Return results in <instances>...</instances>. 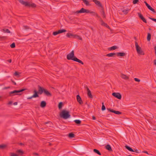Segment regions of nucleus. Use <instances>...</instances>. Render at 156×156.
<instances>
[{"instance_id":"nucleus-1","label":"nucleus","mask_w":156,"mask_h":156,"mask_svg":"<svg viewBox=\"0 0 156 156\" xmlns=\"http://www.w3.org/2000/svg\"><path fill=\"white\" fill-rule=\"evenodd\" d=\"M67 58L68 60H72L74 61L77 62L83 65V63L80 60L74 56V51H72L71 52L68 54L67 55Z\"/></svg>"},{"instance_id":"nucleus-2","label":"nucleus","mask_w":156,"mask_h":156,"mask_svg":"<svg viewBox=\"0 0 156 156\" xmlns=\"http://www.w3.org/2000/svg\"><path fill=\"white\" fill-rule=\"evenodd\" d=\"M59 115L61 118L64 119H67L70 117L69 111L65 110H62L60 113Z\"/></svg>"},{"instance_id":"nucleus-3","label":"nucleus","mask_w":156,"mask_h":156,"mask_svg":"<svg viewBox=\"0 0 156 156\" xmlns=\"http://www.w3.org/2000/svg\"><path fill=\"white\" fill-rule=\"evenodd\" d=\"M18 1L21 4L26 6H28L33 8L36 7V5L34 3H30L28 2H25L23 0H18Z\"/></svg>"},{"instance_id":"nucleus-4","label":"nucleus","mask_w":156,"mask_h":156,"mask_svg":"<svg viewBox=\"0 0 156 156\" xmlns=\"http://www.w3.org/2000/svg\"><path fill=\"white\" fill-rule=\"evenodd\" d=\"M135 45L137 53L139 55H144V51L142 50L141 48L139 46L137 42H135Z\"/></svg>"},{"instance_id":"nucleus-5","label":"nucleus","mask_w":156,"mask_h":156,"mask_svg":"<svg viewBox=\"0 0 156 156\" xmlns=\"http://www.w3.org/2000/svg\"><path fill=\"white\" fill-rule=\"evenodd\" d=\"M25 89H21L20 90H14L13 91L10 92L9 93V95L10 96H12L15 95H20L21 94H19L20 93L23 91Z\"/></svg>"},{"instance_id":"nucleus-6","label":"nucleus","mask_w":156,"mask_h":156,"mask_svg":"<svg viewBox=\"0 0 156 156\" xmlns=\"http://www.w3.org/2000/svg\"><path fill=\"white\" fill-rule=\"evenodd\" d=\"M93 12H90V11L85 9L83 8H82L80 10L77 11L75 13H93Z\"/></svg>"},{"instance_id":"nucleus-7","label":"nucleus","mask_w":156,"mask_h":156,"mask_svg":"<svg viewBox=\"0 0 156 156\" xmlns=\"http://www.w3.org/2000/svg\"><path fill=\"white\" fill-rule=\"evenodd\" d=\"M112 94L113 96L118 99H120L121 98V95L119 93L114 92L112 93Z\"/></svg>"},{"instance_id":"nucleus-8","label":"nucleus","mask_w":156,"mask_h":156,"mask_svg":"<svg viewBox=\"0 0 156 156\" xmlns=\"http://www.w3.org/2000/svg\"><path fill=\"white\" fill-rule=\"evenodd\" d=\"M86 88L87 90V95L90 98H93V96L91 94L90 91V90L88 87H86Z\"/></svg>"},{"instance_id":"nucleus-9","label":"nucleus","mask_w":156,"mask_h":156,"mask_svg":"<svg viewBox=\"0 0 156 156\" xmlns=\"http://www.w3.org/2000/svg\"><path fill=\"white\" fill-rule=\"evenodd\" d=\"M44 89L43 88L39 86L38 90L37 92L38 93L40 94H42L43 92H44Z\"/></svg>"},{"instance_id":"nucleus-10","label":"nucleus","mask_w":156,"mask_h":156,"mask_svg":"<svg viewBox=\"0 0 156 156\" xmlns=\"http://www.w3.org/2000/svg\"><path fill=\"white\" fill-rule=\"evenodd\" d=\"M76 98L77 101L80 103V104H81L83 103V102L82 101L81 97L79 95H77Z\"/></svg>"},{"instance_id":"nucleus-11","label":"nucleus","mask_w":156,"mask_h":156,"mask_svg":"<svg viewBox=\"0 0 156 156\" xmlns=\"http://www.w3.org/2000/svg\"><path fill=\"white\" fill-rule=\"evenodd\" d=\"M44 93L47 96H51V94L45 89H44Z\"/></svg>"},{"instance_id":"nucleus-12","label":"nucleus","mask_w":156,"mask_h":156,"mask_svg":"<svg viewBox=\"0 0 156 156\" xmlns=\"http://www.w3.org/2000/svg\"><path fill=\"white\" fill-rule=\"evenodd\" d=\"M146 5L149 10H151L154 13H156L154 9L152 8L147 3H146Z\"/></svg>"},{"instance_id":"nucleus-13","label":"nucleus","mask_w":156,"mask_h":156,"mask_svg":"<svg viewBox=\"0 0 156 156\" xmlns=\"http://www.w3.org/2000/svg\"><path fill=\"white\" fill-rule=\"evenodd\" d=\"M93 1L97 5L100 7H102V5L100 2L97 0H93Z\"/></svg>"},{"instance_id":"nucleus-14","label":"nucleus","mask_w":156,"mask_h":156,"mask_svg":"<svg viewBox=\"0 0 156 156\" xmlns=\"http://www.w3.org/2000/svg\"><path fill=\"white\" fill-rule=\"evenodd\" d=\"M120 76L122 79H123L125 80H127L129 79V77L128 76H127L123 74H121Z\"/></svg>"},{"instance_id":"nucleus-15","label":"nucleus","mask_w":156,"mask_h":156,"mask_svg":"<svg viewBox=\"0 0 156 156\" xmlns=\"http://www.w3.org/2000/svg\"><path fill=\"white\" fill-rule=\"evenodd\" d=\"M34 94L32 95L33 97L34 98L39 97V96L38 94V93L36 90H34Z\"/></svg>"},{"instance_id":"nucleus-16","label":"nucleus","mask_w":156,"mask_h":156,"mask_svg":"<svg viewBox=\"0 0 156 156\" xmlns=\"http://www.w3.org/2000/svg\"><path fill=\"white\" fill-rule=\"evenodd\" d=\"M105 148L109 151H112L111 146L109 144H108L105 146Z\"/></svg>"},{"instance_id":"nucleus-17","label":"nucleus","mask_w":156,"mask_h":156,"mask_svg":"<svg viewBox=\"0 0 156 156\" xmlns=\"http://www.w3.org/2000/svg\"><path fill=\"white\" fill-rule=\"evenodd\" d=\"M46 105V102L44 101H43L41 102L40 106L42 108H43L45 107Z\"/></svg>"},{"instance_id":"nucleus-18","label":"nucleus","mask_w":156,"mask_h":156,"mask_svg":"<svg viewBox=\"0 0 156 156\" xmlns=\"http://www.w3.org/2000/svg\"><path fill=\"white\" fill-rule=\"evenodd\" d=\"M116 54L118 56H123L126 55L125 53L124 52H118Z\"/></svg>"},{"instance_id":"nucleus-19","label":"nucleus","mask_w":156,"mask_h":156,"mask_svg":"<svg viewBox=\"0 0 156 156\" xmlns=\"http://www.w3.org/2000/svg\"><path fill=\"white\" fill-rule=\"evenodd\" d=\"M75 34H73L71 33H68L66 34V36L69 38H74Z\"/></svg>"},{"instance_id":"nucleus-20","label":"nucleus","mask_w":156,"mask_h":156,"mask_svg":"<svg viewBox=\"0 0 156 156\" xmlns=\"http://www.w3.org/2000/svg\"><path fill=\"white\" fill-rule=\"evenodd\" d=\"M7 147V145L6 144H0V149H3Z\"/></svg>"},{"instance_id":"nucleus-21","label":"nucleus","mask_w":156,"mask_h":156,"mask_svg":"<svg viewBox=\"0 0 156 156\" xmlns=\"http://www.w3.org/2000/svg\"><path fill=\"white\" fill-rule=\"evenodd\" d=\"M73 38L77 39H78L79 40H82V38L80 36H79L78 35H76L75 34Z\"/></svg>"},{"instance_id":"nucleus-22","label":"nucleus","mask_w":156,"mask_h":156,"mask_svg":"<svg viewBox=\"0 0 156 156\" xmlns=\"http://www.w3.org/2000/svg\"><path fill=\"white\" fill-rule=\"evenodd\" d=\"M125 147L126 148L127 150H128L129 151H130L131 152L133 151V150L131 147H129L128 146H127V145H126L125 146Z\"/></svg>"},{"instance_id":"nucleus-23","label":"nucleus","mask_w":156,"mask_h":156,"mask_svg":"<svg viewBox=\"0 0 156 156\" xmlns=\"http://www.w3.org/2000/svg\"><path fill=\"white\" fill-rule=\"evenodd\" d=\"M116 54L115 53H110L107 54L106 56L108 57H113L114 55Z\"/></svg>"},{"instance_id":"nucleus-24","label":"nucleus","mask_w":156,"mask_h":156,"mask_svg":"<svg viewBox=\"0 0 156 156\" xmlns=\"http://www.w3.org/2000/svg\"><path fill=\"white\" fill-rule=\"evenodd\" d=\"M3 32L5 33H10V30L7 29H4L2 30Z\"/></svg>"},{"instance_id":"nucleus-25","label":"nucleus","mask_w":156,"mask_h":156,"mask_svg":"<svg viewBox=\"0 0 156 156\" xmlns=\"http://www.w3.org/2000/svg\"><path fill=\"white\" fill-rule=\"evenodd\" d=\"M101 24L102 25L104 26L105 27H108L109 26L108 25H107V24L106 23H104L103 21L102 20H101Z\"/></svg>"},{"instance_id":"nucleus-26","label":"nucleus","mask_w":156,"mask_h":156,"mask_svg":"<svg viewBox=\"0 0 156 156\" xmlns=\"http://www.w3.org/2000/svg\"><path fill=\"white\" fill-rule=\"evenodd\" d=\"M93 151H94V152L97 154L98 155H101V153H100V152L98 150L96 149H94Z\"/></svg>"},{"instance_id":"nucleus-27","label":"nucleus","mask_w":156,"mask_h":156,"mask_svg":"<svg viewBox=\"0 0 156 156\" xmlns=\"http://www.w3.org/2000/svg\"><path fill=\"white\" fill-rule=\"evenodd\" d=\"M151 34L149 33H148V34L147 36V39L148 41H149L151 39Z\"/></svg>"},{"instance_id":"nucleus-28","label":"nucleus","mask_w":156,"mask_h":156,"mask_svg":"<svg viewBox=\"0 0 156 156\" xmlns=\"http://www.w3.org/2000/svg\"><path fill=\"white\" fill-rule=\"evenodd\" d=\"M74 122L77 124H80L81 123V121L79 119L75 120L74 121Z\"/></svg>"},{"instance_id":"nucleus-29","label":"nucleus","mask_w":156,"mask_h":156,"mask_svg":"<svg viewBox=\"0 0 156 156\" xmlns=\"http://www.w3.org/2000/svg\"><path fill=\"white\" fill-rule=\"evenodd\" d=\"M69 137L71 138H72L74 137L75 135L72 133H69L68 136Z\"/></svg>"},{"instance_id":"nucleus-30","label":"nucleus","mask_w":156,"mask_h":156,"mask_svg":"<svg viewBox=\"0 0 156 156\" xmlns=\"http://www.w3.org/2000/svg\"><path fill=\"white\" fill-rule=\"evenodd\" d=\"M63 105V103L62 102H60L58 105V108L59 109L62 108Z\"/></svg>"},{"instance_id":"nucleus-31","label":"nucleus","mask_w":156,"mask_h":156,"mask_svg":"<svg viewBox=\"0 0 156 156\" xmlns=\"http://www.w3.org/2000/svg\"><path fill=\"white\" fill-rule=\"evenodd\" d=\"M59 34L62 33L66 31V30L65 29H63L58 30Z\"/></svg>"},{"instance_id":"nucleus-32","label":"nucleus","mask_w":156,"mask_h":156,"mask_svg":"<svg viewBox=\"0 0 156 156\" xmlns=\"http://www.w3.org/2000/svg\"><path fill=\"white\" fill-rule=\"evenodd\" d=\"M117 48V47L116 46H114L112 47H111L110 48V50H114L115 49H116Z\"/></svg>"},{"instance_id":"nucleus-33","label":"nucleus","mask_w":156,"mask_h":156,"mask_svg":"<svg viewBox=\"0 0 156 156\" xmlns=\"http://www.w3.org/2000/svg\"><path fill=\"white\" fill-rule=\"evenodd\" d=\"M128 11H129V10L127 9H124L122 10V12H123L125 14H127L128 13Z\"/></svg>"},{"instance_id":"nucleus-34","label":"nucleus","mask_w":156,"mask_h":156,"mask_svg":"<svg viewBox=\"0 0 156 156\" xmlns=\"http://www.w3.org/2000/svg\"><path fill=\"white\" fill-rule=\"evenodd\" d=\"M83 2L85 3L86 5H89V3L88 1L86 0H83Z\"/></svg>"},{"instance_id":"nucleus-35","label":"nucleus","mask_w":156,"mask_h":156,"mask_svg":"<svg viewBox=\"0 0 156 156\" xmlns=\"http://www.w3.org/2000/svg\"><path fill=\"white\" fill-rule=\"evenodd\" d=\"M105 107L104 105V103H102V106L101 108V110L102 111H104L105 109Z\"/></svg>"},{"instance_id":"nucleus-36","label":"nucleus","mask_w":156,"mask_h":156,"mask_svg":"<svg viewBox=\"0 0 156 156\" xmlns=\"http://www.w3.org/2000/svg\"><path fill=\"white\" fill-rule=\"evenodd\" d=\"M114 113L117 115L121 114V112L115 110L114 111Z\"/></svg>"},{"instance_id":"nucleus-37","label":"nucleus","mask_w":156,"mask_h":156,"mask_svg":"<svg viewBox=\"0 0 156 156\" xmlns=\"http://www.w3.org/2000/svg\"><path fill=\"white\" fill-rule=\"evenodd\" d=\"M6 37L5 36H0V40H3L6 39Z\"/></svg>"},{"instance_id":"nucleus-38","label":"nucleus","mask_w":156,"mask_h":156,"mask_svg":"<svg viewBox=\"0 0 156 156\" xmlns=\"http://www.w3.org/2000/svg\"><path fill=\"white\" fill-rule=\"evenodd\" d=\"M58 34H59L58 31L54 32L53 33V34L54 36Z\"/></svg>"},{"instance_id":"nucleus-39","label":"nucleus","mask_w":156,"mask_h":156,"mask_svg":"<svg viewBox=\"0 0 156 156\" xmlns=\"http://www.w3.org/2000/svg\"><path fill=\"white\" fill-rule=\"evenodd\" d=\"M10 47L12 48H15V43H12L10 45Z\"/></svg>"},{"instance_id":"nucleus-40","label":"nucleus","mask_w":156,"mask_h":156,"mask_svg":"<svg viewBox=\"0 0 156 156\" xmlns=\"http://www.w3.org/2000/svg\"><path fill=\"white\" fill-rule=\"evenodd\" d=\"M10 156H18L16 154L13 153H10Z\"/></svg>"},{"instance_id":"nucleus-41","label":"nucleus","mask_w":156,"mask_h":156,"mask_svg":"<svg viewBox=\"0 0 156 156\" xmlns=\"http://www.w3.org/2000/svg\"><path fill=\"white\" fill-rule=\"evenodd\" d=\"M139 1V0H133V3L134 4H135L137 3Z\"/></svg>"},{"instance_id":"nucleus-42","label":"nucleus","mask_w":156,"mask_h":156,"mask_svg":"<svg viewBox=\"0 0 156 156\" xmlns=\"http://www.w3.org/2000/svg\"><path fill=\"white\" fill-rule=\"evenodd\" d=\"M138 16H139V17L141 19L143 17H144L140 13H138Z\"/></svg>"},{"instance_id":"nucleus-43","label":"nucleus","mask_w":156,"mask_h":156,"mask_svg":"<svg viewBox=\"0 0 156 156\" xmlns=\"http://www.w3.org/2000/svg\"><path fill=\"white\" fill-rule=\"evenodd\" d=\"M17 152L23 154V152L21 150H18L17 151Z\"/></svg>"},{"instance_id":"nucleus-44","label":"nucleus","mask_w":156,"mask_h":156,"mask_svg":"<svg viewBox=\"0 0 156 156\" xmlns=\"http://www.w3.org/2000/svg\"><path fill=\"white\" fill-rule=\"evenodd\" d=\"M137 153H140V151H139L137 149H134V150H133V151Z\"/></svg>"},{"instance_id":"nucleus-45","label":"nucleus","mask_w":156,"mask_h":156,"mask_svg":"<svg viewBox=\"0 0 156 156\" xmlns=\"http://www.w3.org/2000/svg\"><path fill=\"white\" fill-rule=\"evenodd\" d=\"M141 19L144 22L147 23V21L144 17H143Z\"/></svg>"},{"instance_id":"nucleus-46","label":"nucleus","mask_w":156,"mask_h":156,"mask_svg":"<svg viewBox=\"0 0 156 156\" xmlns=\"http://www.w3.org/2000/svg\"><path fill=\"white\" fill-rule=\"evenodd\" d=\"M107 109L110 112H113V113H114V110H113V109H111L110 108H108Z\"/></svg>"},{"instance_id":"nucleus-47","label":"nucleus","mask_w":156,"mask_h":156,"mask_svg":"<svg viewBox=\"0 0 156 156\" xmlns=\"http://www.w3.org/2000/svg\"><path fill=\"white\" fill-rule=\"evenodd\" d=\"M136 81V82H139L140 81V80L139 79H138V78H135L134 79Z\"/></svg>"},{"instance_id":"nucleus-48","label":"nucleus","mask_w":156,"mask_h":156,"mask_svg":"<svg viewBox=\"0 0 156 156\" xmlns=\"http://www.w3.org/2000/svg\"><path fill=\"white\" fill-rule=\"evenodd\" d=\"M149 18L152 20L156 22V19L150 17Z\"/></svg>"},{"instance_id":"nucleus-49","label":"nucleus","mask_w":156,"mask_h":156,"mask_svg":"<svg viewBox=\"0 0 156 156\" xmlns=\"http://www.w3.org/2000/svg\"><path fill=\"white\" fill-rule=\"evenodd\" d=\"M14 75L15 76H18L19 75V73H18L17 72H16L15 73H14Z\"/></svg>"},{"instance_id":"nucleus-50","label":"nucleus","mask_w":156,"mask_h":156,"mask_svg":"<svg viewBox=\"0 0 156 156\" xmlns=\"http://www.w3.org/2000/svg\"><path fill=\"white\" fill-rule=\"evenodd\" d=\"M23 27L25 29H27L29 28V27L26 26H24Z\"/></svg>"},{"instance_id":"nucleus-51","label":"nucleus","mask_w":156,"mask_h":156,"mask_svg":"<svg viewBox=\"0 0 156 156\" xmlns=\"http://www.w3.org/2000/svg\"><path fill=\"white\" fill-rule=\"evenodd\" d=\"M102 14L103 15V17L104 18L105 17V13L104 11L102 12Z\"/></svg>"},{"instance_id":"nucleus-52","label":"nucleus","mask_w":156,"mask_h":156,"mask_svg":"<svg viewBox=\"0 0 156 156\" xmlns=\"http://www.w3.org/2000/svg\"><path fill=\"white\" fill-rule=\"evenodd\" d=\"M33 98H34L33 97V96H32L31 97H28L27 98V99H31Z\"/></svg>"},{"instance_id":"nucleus-53","label":"nucleus","mask_w":156,"mask_h":156,"mask_svg":"<svg viewBox=\"0 0 156 156\" xmlns=\"http://www.w3.org/2000/svg\"><path fill=\"white\" fill-rule=\"evenodd\" d=\"M143 153H146L148 154H148V152L146 151H143Z\"/></svg>"},{"instance_id":"nucleus-54","label":"nucleus","mask_w":156,"mask_h":156,"mask_svg":"<svg viewBox=\"0 0 156 156\" xmlns=\"http://www.w3.org/2000/svg\"><path fill=\"white\" fill-rule=\"evenodd\" d=\"M154 49L155 50V54L156 55V46L154 47Z\"/></svg>"},{"instance_id":"nucleus-55","label":"nucleus","mask_w":156,"mask_h":156,"mask_svg":"<svg viewBox=\"0 0 156 156\" xmlns=\"http://www.w3.org/2000/svg\"><path fill=\"white\" fill-rule=\"evenodd\" d=\"M7 61L9 63H11L12 62V60L11 59H9L7 60Z\"/></svg>"},{"instance_id":"nucleus-56","label":"nucleus","mask_w":156,"mask_h":156,"mask_svg":"<svg viewBox=\"0 0 156 156\" xmlns=\"http://www.w3.org/2000/svg\"><path fill=\"white\" fill-rule=\"evenodd\" d=\"M12 103V101H10L9 102L8 104V105H11Z\"/></svg>"},{"instance_id":"nucleus-57","label":"nucleus","mask_w":156,"mask_h":156,"mask_svg":"<svg viewBox=\"0 0 156 156\" xmlns=\"http://www.w3.org/2000/svg\"><path fill=\"white\" fill-rule=\"evenodd\" d=\"M13 104L14 105H17V102H15L13 103Z\"/></svg>"},{"instance_id":"nucleus-58","label":"nucleus","mask_w":156,"mask_h":156,"mask_svg":"<svg viewBox=\"0 0 156 156\" xmlns=\"http://www.w3.org/2000/svg\"><path fill=\"white\" fill-rule=\"evenodd\" d=\"M92 119L93 120H95V119H96L95 117L94 116H92Z\"/></svg>"},{"instance_id":"nucleus-59","label":"nucleus","mask_w":156,"mask_h":156,"mask_svg":"<svg viewBox=\"0 0 156 156\" xmlns=\"http://www.w3.org/2000/svg\"><path fill=\"white\" fill-rule=\"evenodd\" d=\"M33 154L35 155H38V154L37 153H33Z\"/></svg>"},{"instance_id":"nucleus-60","label":"nucleus","mask_w":156,"mask_h":156,"mask_svg":"<svg viewBox=\"0 0 156 156\" xmlns=\"http://www.w3.org/2000/svg\"><path fill=\"white\" fill-rule=\"evenodd\" d=\"M9 87H5L3 89H8L9 88Z\"/></svg>"},{"instance_id":"nucleus-61","label":"nucleus","mask_w":156,"mask_h":156,"mask_svg":"<svg viewBox=\"0 0 156 156\" xmlns=\"http://www.w3.org/2000/svg\"><path fill=\"white\" fill-rule=\"evenodd\" d=\"M154 64L156 66V60H154Z\"/></svg>"},{"instance_id":"nucleus-62","label":"nucleus","mask_w":156,"mask_h":156,"mask_svg":"<svg viewBox=\"0 0 156 156\" xmlns=\"http://www.w3.org/2000/svg\"><path fill=\"white\" fill-rule=\"evenodd\" d=\"M20 145H23L24 144L22 143H20Z\"/></svg>"},{"instance_id":"nucleus-63","label":"nucleus","mask_w":156,"mask_h":156,"mask_svg":"<svg viewBox=\"0 0 156 156\" xmlns=\"http://www.w3.org/2000/svg\"><path fill=\"white\" fill-rule=\"evenodd\" d=\"M144 3H145L146 5V3H147V2H146L145 1L144 2Z\"/></svg>"},{"instance_id":"nucleus-64","label":"nucleus","mask_w":156,"mask_h":156,"mask_svg":"<svg viewBox=\"0 0 156 156\" xmlns=\"http://www.w3.org/2000/svg\"><path fill=\"white\" fill-rule=\"evenodd\" d=\"M16 83H14V84H15V85H16Z\"/></svg>"}]
</instances>
